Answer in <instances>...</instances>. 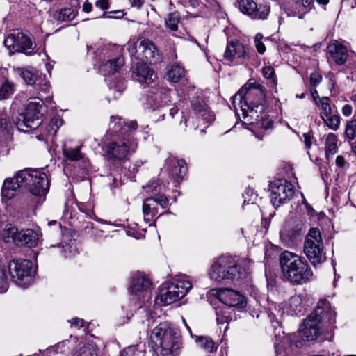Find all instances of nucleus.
Masks as SVG:
<instances>
[{"instance_id": "obj_1", "label": "nucleus", "mask_w": 356, "mask_h": 356, "mask_svg": "<svg viewBox=\"0 0 356 356\" xmlns=\"http://www.w3.org/2000/svg\"><path fill=\"white\" fill-rule=\"evenodd\" d=\"M109 126L113 135L112 140L105 145L106 156L113 162L124 161L136 150L137 143L133 131L136 129L137 123L131 121L128 124L121 118L111 116Z\"/></svg>"}, {"instance_id": "obj_2", "label": "nucleus", "mask_w": 356, "mask_h": 356, "mask_svg": "<svg viewBox=\"0 0 356 356\" xmlns=\"http://www.w3.org/2000/svg\"><path fill=\"white\" fill-rule=\"evenodd\" d=\"M150 341L154 350L161 356H177L182 348L181 337L168 322L154 328Z\"/></svg>"}, {"instance_id": "obj_3", "label": "nucleus", "mask_w": 356, "mask_h": 356, "mask_svg": "<svg viewBox=\"0 0 356 356\" xmlns=\"http://www.w3.org/2000/svg\"><path fill=\"white\" fill-rule=\"evenodd\" d=\"M280 264L283 276L293 284H303L312 279L314 273L308 263L295 253L283 252L280 256Z\"/></svg>"}, {"instance_id": "obj_4", "label": "nucleus", "mask_w": 356, "mask_h": 356, "mask_svg": "<svg viewBox=\"0 0 356 356\" xmlns=\"http://www.w3.org/2000/svg\"><path fill=\"white\" fill-rule=\"evenodd\" d=\"M335 316L336 313L332 310L330 303L327 300H320L314 311L300 325V337L307 341L316 339L321 334L323 322L327 321L332 325L335 322Z\"/></svg>"}, {"instance_id": "obj_5", "label": "nucleus", "mask_w": 356, "mask_h": 356, "mask_svg": "<svg viewBox=\"0 0 356 356\" xmlns=\"http://www.w3.org/2000/svg\"><path fill=\"white\" fill-rule=\"evenodd\" d=\"M241 268L231 256H221L213 263L209 272L211 280L217 283H229L242 277Z\"/></svg>"}, {"instance_id": "obj_6", "label": "nucleus", "mask_w": 356, "mask_h": 356, "mask_svg": "<svg viewBox=\"0 0 356 356\" xmlns=\"http://www.w3.org/2000/svg\"><path fill=\"white\" fill-rule=\"evenodd\" d=\"M192 288V283L185 275H179L171 282L163 284L156 298L157 303L162 305H170L184 297Z\"/></svg>"}, {"instance_id": "obj_7", "label": "nucleus", "mask_w": 356, "mask_h": 356, "mask_svg": "<svg viewBox=\"0 0 356 356\" xmlns=\"http://www.w3.org/2000/svg\"><path fill=\"white\" fill-rule=\"evenodd\" d=\"M20 181L23 182L28 198L31 195L35 197H45L49 190V181L46 173L37 170L19 171Z\"/></svg>"}, {"instance_id": "obj_8", "label": "nucleus", "mask_w": 356, "mask_h": 356, "mask_svg": "<svg viewBox=\"0 0 356 356\" xmlns=\"http://www.w3.org/2000/svg\"><path fill=\"white\" fill-rule=\"evenodd\" d=\"M304 253L313 266L321 264L325 260L323 242L320 230L311 228L305 236Z\"/></svg>"}, {"instance_id": "obj_9", "label": "nucleus", "mask_w": 356, "mask_h": 356, "mask_svg": "<svg viewBox=\"0 0 356 356\" xmlns=\"http://www.w3.org/2000/svg\"><path fill=\"white\" fill-rule=\"evenodd\" d=\"M43 102L40 98L34 97L27 104L25 112L14 120L18 130L27 131L25 129H34L41 124L40 109Z\"/></svg>"}, {"instance_id": "obj_10", "label": "nucleus", "mask_w": 356, "mask_h": 356, "mask_svg": "<svg viewBox=\"0 0 356 356\" xmlns=\"http://www.w3.org/2000/svg\"><path fill=\"white\" fill-rule=\"evenodd\" d=\"M152 283L149 278L142 273H136L133 275L130 286V293L132 301L138 302V308L149 302L152 298Z\"/></svg>"}, {"instance_id": "obj_11", "label": "nucleus", "mask_w": 356, "mask_h": 356, "mask_svg": "<svg viewBox=\"0 0 356 356\" xmlns=\"http://www.w3.org/2000/svg\"><path fill=\"white\" fill-rule=\"evenodd\" d=\"M3 44L10 54L17 52L31 56L35 47L32 38L22 32H14L8 34L4 40Z\"/></svg>"}, {"instance_id": "obj_12", "label": "nucleus", "mask_w": 356, "mask_h": 356, "mask_svg": "<svg viewBox=\"0 0 356 356\" xmlns=\"http://www.w3.org/2000/svg\"><path fill=\"white\" fill-rule=\"evenodd\" d=\"M265 98L264 90L259 84H251L249 88L242 87L232 97V105L236 113H238V105L263 104Z\"/></svg>"}, {"instance_id": "obj_13", "label": "nucleus", "mask_w": 356, "mask_h": 356, "mask_svg": "<svg viewBox=\"0 0 356 356\" xmlns=\"http://www.w3.org/2000/svg\"><path fill=\"white\" fill-rule=\"evenodd\" d=\"M8 271L12 280L19 286L28 284L35 273L31 261L23 259H15L10 261Z\"/></svg>"}, {"instance_id": "obj_14", "label": "nucleus", "mask_w": 356, "mask_h": 356, "mask_svg": "<svg viewBox=\"0 0 356 356\" xmlns=\"http://www.w3.org/2000/svg\"><path fill=\"white\" fill-rule=\"evenodd\" d=\"M270 197L271 200H291L293 198L303 199V194L295 191L293 186L285 179H277L270 185Z\"/></svg>"}, {"instance_id": "obj_15", "label": "nucleus", "mask_w": 356, "mask_h": 356, "mask_svg": "<svg viewBox=\"0 0 356 356\" xmlns=\"http://www.w3.org/2000/svg\"><path fill=\"white\" fill-rule=\"evenodd\" d=\"M238 109L241 111L243 118L247 121V123L264 126L263 122L266 120V114L264 112L265 107L263 104L252 105L243 103V104L238 105ZM271 124L272 122L266 118V127L268 128Z\"/></svg>"}, {"instance_id": "obj_16", "label": "nucleus", "mask_w": 356, "mask_h": 356, "mask_svg": "<svg viewBox=\"0 0 356 356\" xmlns=\"http://www.w3.org/2000/svg\"><path fill=\"white\" fill-rule=\"evenodd\" d=\"M19 171L13 177L6 179L1 188L3 200H10L17 198L18 200L28 199V193L23 190L24 184L20 181Z\"/></svg>"}, {"instance_id": "obj_17", "label": "nucleus", "mask_w": 356, "mask_h": 356, "mask_svg": "<svg viewBox=\"0 0 356 356\" xmlns=\"http://www.w3.org/2000/svg\"><path fill=\"white\" fill-rule=\"evenodd\" d=\"M213 294L221 302L229 307L243 308L247 305L245 296L229 288L213 289Z\"/></svg>"}, {"instance_id": "obj_18", "label": "nucleus", "mask_w": 356, "mask_h": 356, "mask_svg": "<svg viewBox=\"0 0 356 356\" xmlns=\"http://www.w3.org/2000/svg\"><path fill=\"white\" fill-rule=\"evenodd\" d=\"M170 90L163 86L152 88L146 97V108L154 111L165 106L170 101Z\"/></svg>"}, {"instance_id": "obj_19", "label": "nucleus", "mask_w": 356, "mask_h": 356, "mask_svg": "<svg viewBox=\"0 0 356 356\" xmlns=\"http://www.w3.org/2000/svg\"><path fill=\"white\" fill-rule=\"evenodd\" d=\"M238 8L243 14L248 15L253 19H264L269 14L268 6L258 5L253 0H240Z\"/></svg>"}, {"instance_id": "obj_20", "label": "nucleus", "mask_w": 356, "mask_h": 356, "mask_svg": "<svg viewBox=\"0 0 356 356\" xmlns=\"http://www.w3.org/2000/svg\"><path fill=\"white\" fill-rule=\"evenodd\" d=\"M224 58L229 62H241L250 58L248 48L238 40L229 42Z\"/></svg>"}, {"instance_id": "obj_21", "label": "nucleus", "mask_w": 356, "mask_h": 356, "mask_svg": "<svg viewBox=\"0 0 356 356\" xmlns=\"http://www.w3.org/2000/svg\"><path fill=\"white\" fill-rule=\"evenodd\" d=\"M327 60L331 64L343 65L347 61L348 54L346 46L337 40L331 41L327 47Z\"/></svg>"}, {"instance_id": "obj_22", "label": "nucleus", "mask_w": 356, "mask_h": 356, "mask_svg": "<svg viewBox=\"0 0 356 356\" xmlns=\"http://www.w3.org/2000/svg\"><path fill=\"white\" fill-rule=\"evenodd\" d=\"M169 165V172L175 181L179 182L186 175L188 168L186 163L184 159H178L175 157H169L166 160Z\"/></svg>"}, {"instance_id": "obj_23", "label": "nucleus", "mask_w": 356, "mask_h": 356, "mask_svg": "<svg viewBox=\"0 0 356 356\" xmlns=\"http://www.w3.org/2000/svg\"><path fill=\"white\" fill-rule=\"evenodd\" d=\"M156 76L154 71L145 63H137L132 72L134 79L147 85L152 83Z\"/></svg>"}, {"instance_id": "obj_24", "label": "nucleus", "mask_w": 356, "mask_h": 356, "mask_svg": "<svg viewBox=\"0 0 356 356\" xmlns=\"http://www.w3.org/2000/svg\"><path fill=\"white\" fill-rule=\"evenodd\" d=\"M41 234L31 229L22 230L17 234L15 243L18 245H24L33 248L38 245Z\"/></svg>"}, {"instance_id": "obj_25", "label": "nucleus", "mask_w": 356, "mask_h": 356, "mask_svg": "<svg viewBox=\"0 0 356 356\" xmlns=\"http://www.w3.org/2000/svg\"><path fill=\"white\" fill-rule=\"evenodd\" d=\"M286 312L291 316H301L307 310V305L302 295L291 296L286 303Z\"/></svg>"}, {"instance_id": "obj_26", "label": "nucleus", "mask_w": 356, "mask_h": 356, "mask_svg": "<svg viewBox=\"0 0 356 356\" xmlns=\"http://www.w3.org/2000/svg\"><path fill=\"white\" fill-rule=\"evenodd\" d=\"M14 72L28 85H33L38 81V71L32 67H15Z\"/></svg>"}, {"instance_id": "obj_27", "label": "nucleus", "mask_w": 356, "mask_h": 356, "mask_svg": "<svg viewBox=\"0 0 356 356\" xmlns=\"http://www.w3.org/2000/svg\"><path fill=\"white\" fill-rule=\"evenodd\" d=\"M193 111L202 120L207 122H211L214 120L213 114L208 109L207 106L198 99H193L191 102Z\"/></svg>"}, {"instance_id": "obj_28", "label": "nucleus", "mask_w": 356, "mask_h": 356, "mask_svg": "<svg viewBox=\"0 0 356 356\" xmlns=\"http://www.w3.org/2000/svg\"><path fill=\"white\" fill-rule=\"evenodd\" d=\"M138 48L142 51L143 56L147 60H149L151 62L152 60L158 58L159 53L156 47L149 39L144 38L141 40Z\"/></svg>"}, {"instance_id": "obj_29", "label": "nucleus", "mask_w": 356, "mask_h": 356, "mask_svg": "<svg viewBox=\"0 0 356 356\" xmlns=\"http://www.w3.org/2000/svg\"><path fill=\"white\" fill-rule=\"evenodd\" d=\"M314 8V0H299L295 4L293 15L297 16L299 19H302L304 16Z\"/></svg>"}, {"instance_id": "obj_30", "label": "nucleus", "mask_w": 356, "mask_h": 356, "mask_svg": "<svg viewBox=\"0 0 356 356\" xmlns=\"http://www.w3.org/2000/svg\"><path fill=\"white\" fill-rule=\"evenodd\" d=\"M143 191L149 195L145 200H168V198L163 196L161 198H157L156 196L159 195L161 190V185L155 179H152L149 183L143 187Z\"/></svg>"}, {"instance_id": "obj_31", "label": "nucleus", "mask_w": 356, "mask_h": 356, "mask_svg": "<svg viewBox=\"0 0 356 356\" xmlns=\"http://www.w3.org/2000/svg\"><path fill=\"white\" fill-rule=\"evenodd\" d=\"M124 65V59L118 57L115 59L108 60L102 66V71L104 76H109L119 72L120 69Z\"/></svg>"}, {"instance_id": "obj_32", "label": "nucleus", "mask_w": 356, "mask_h": 356, "mask_svg": "<svg viewBox=\"0 0 356 356\" xmlns=\"http://www.w3.org/2000/svg\"><path fill=\"white\" fill-rule=\"evenodd\" d=\"M337 137L334 134L330 133L325 138V149L327 159L337 152Z\"/></svg>"}, {"instance_id": "obj_33", "label": "nucleus", "mask_w": 356, "mask_h": 356, "mask_svg": "<svg viewBox=\"0 0 356 356\" xmlns=\"http://www.w3.org/2000/svg\"><path fill=\"white\" fill-rule=\"evenodd\" d=\"M76 13L72 8H65L54 14V19L58 22H70L74 19Z\"/></svg>"}, {"instance_id": "obj_34", "label": "nucleus", "mask_w": 356, "mask_h": 356, "mask_svg": "<svg viewBox=\"0 0 356 356\" xmlns=\"http://www.w3.org/2000/svg\"><path fill=\"white\" fill-rule=\"evenodd\" d=\"M198 346L207 353H213L217 350L213 341L208 337H196Z\"/></svg>"}, {"instance_id": "obj_35", "label": "nucleus", "mask_w": 356, "mask_h": 356, "mask_svg": "<svg viewBox=\"0 0 356 356\" xmlns=\"http://www.w3.org/2000/svg\"><path fill=\"white\" fill-rule=\"evenodd\" d=\"M50 248H57L58 252L64 257H70L76 252L74 241H70V243L62 244L58 246L51 245Z\"/></svg>"}, {"instance_id": "obj_36", "label": "nucleus", "mask_w": 356, "mask_h": 356, "mask_svg": "<svg viewBox=\"0 0 356 356\" xmlns=\"http://www.w3.org/2000/svg\"><path fill=\"white\" fill-rule=\"evenodd\" d=\"M185 74L184 69L178 64L172 65L171 69L167 73L168 79L172 82L177 83Z\"/></svg>"}, {"instance_id": "obj_37", "label": "nucleus", "mask_w": 356, "mask_h": 356, "mask_svg": "<svg viewBox=\"0 0 356 356\" xmlns=\"http://www.w3.org/2000/svg\"><path fill=\"white\" fill-rule=\"evenodd\" d=\"M316 104L321 107V118H325V117H327V115H329L330 114L334 113L331 108L330 99L329 97H323L320 98L318 102H316Z\"/></svg>"}, {"instance_id": "obj_38", "label": "nucleus", "mask_w": 356, "mask_h": 356, "mask_svg": "<svg viewBox=\"0 0 356 356\" xmlns=\"http://www.w3.org/2000/svg\"><path fill=\"white\" fill-rule=\"evenodd\" d=\"M71 356H97V354L92 346L89 344H79L72 352Z\"/></svg>"}, {"instance_id": "obj_39", "label": "nucleus", "mask_w": 356, "mask_h": 356, "mask_svg": "<svg viewBox=\"0 0 356 356\" xmlns=\"http://www.w3.org/2000/svg\"><path fill=\"white\" fill-rule=\"evenodd\" d=\"M180 22V15L178 12H172L167 16L165 19V25L166 28L172 31H177L178 24Z\"/></svg>"}, {"instance_id": "obj_40", "label": "nucleus", "mask_w": 356, "mask_h": 356, "mask_svg": "<svg viewBox=\"0 0 356 356\" xmlns=\"http://www.w3.org/2000/svg\"><path fill=\"white\" fill-rule=\"evenodd\" d=\"M216 314L218 324H225L232 321L229 309L225 307H218L216 308Z\"/></svg>"}, {"instance_id": "obj_41", "label": "nucleus", "mask_w": 356, "mask_h": 356, "mask_svg": "<svg viewBox=\"0 0 356 356\" xmlns=\"http://www.w3.org/2000/svg\"><path fill=\"white\" fill-rule=\"evenodd\" d=\"M325 124L332 130H337L340 125V117L338 114L332 113L325 118H321Z\"/></svg>"}, {"instance_id": "obj_42", "label": "nucleus", "mask_w": 356, "mask_h": 356, "mask_svg": "<svg viewBox=\"0 0 356 356\" xmlns=\"http://www.w3.org/2000/svg\"><path fill=\"white\" fill-rule=\"evenodd\" d=\"M62 124L63 120L61 118L58 117L53 118L49 125L46 127L47 136H54Z\"/></svg>"}, {"instance_id": "obj_43", "label": "nucleus", "mask_w": 356, "mask_h": 356, "mask_svg": "<svg viewBox=\"0 0 356 356\" xmlns=\"http://www.w3.org/2000/svg\"><path fill=\"white\" fill-rule=\"evenodd\" d=\"M80 147H76L75 148H64L63 149V154L64 156L71 161H79L80 160L83 156L80 152Z\"/></svg>"}, {"instance_id": "obj_44", "label": "nucleus", "mask_w": 356, "mask_h": 356, "mask_svg": "<svg viewBox=\"0 0 356 356\" xmlns=\"http://www.w3.org/2000/svg\"><path fill=\"white\" fill-rule=\"evenodd\" d=\"M345 136L349 140H353L356 137V113L351 120L348 121L346 126Z\"/></svg>"}, {"instance_id": "obj_45", "label": "nucleus", "mask_w": 356, "mask_h": 356, "mask_svg": "<svg viewBox=\"0 0 356 356\" xmlns=\"http://www.w3.org/2000/svg\"><path fill=\"white\" fill-rule=\"evenodd\" d=\"M145 350L140 349V346H130L124 348L120 356H145Z\"/></svg>"}, {"instance_id": "obj_46", "label": "nucleus", "mask_w": 356, "mask_h": 356, "mask_svg": "<svg viewBox=\"0 0 356 356\" xmlns=\"http://www.w3.org/2000/svg\"><path fill=\"white\" fill-rule=\"evenodd\" d=\"M19 232H18V229L16 227L13 226L12 225H8L3 230V237L7 242L9 241L10 238H11L14 243H15Z\"/></svg>"}, {"instance_id": "obj_47", "label": "nucleus", "mask_w": 356, "mask_h": 356, "mask_svg": "<svg viewBox=\"0 0 356 356\" xmlns=\"http://www.w3.org/2000/svg\"><path fill=\"white\" fill-rule=\"evenodd\" d=\"M13 92V85L6 81L0 88V100L8 98Z\"/></svg>"}, {"instance_id": "obj_48", "label": "nucleus", "mask_w": 356, "mask_h": 356, "mask_svg": "<svg viewBox=\"0 0 356 356\" xmlns=\"http://www.w3.org/2000/svg\"><path fill=\"white\" fill-rule=\"evenodd\" d=\"M75 205L81 212L86 213V215L90 218H93V216H95V214L92 211V205H90L88 208L86 205V202H75Z\"/></svg>"}, {"instance_id": "obj_49", "label": "nucleus", "mask_w": 356, "mask_h": 356, "mask_svg": "<svg viewBox=\"0 0 356 356\" xmlns=\"http://www.w3.org/2000/svg\"><path fill=\"white\" fill-rule=\"evenodd\" d=\"M263 35L261 33H257L254 37V44L257 51L260 54H264L266 51V46L262 42Z\"/></svg>"}, {"instance_id": "obj_50", "label": "nucleus", "mask_w": 356, "mask_h": 356, "mask_svg": "<svg viewBox=\"0 0 356 356\" xmlns=\"http://www.w3.org/2000/svg\"><path fill=\"white\" fill-rule=\"evenodd\" d=\"M310 85L313 88H316L322 81V75L318 72H314L310 74Z\"/></svg>"}, {"instance_id": "obj_51", "label": "nucleus", "mask_w": 356, "mask_h": 356, "mask_svg": "<svg viewBox=\"0 0 356 356\" xmlns=\"http://www.w3.org/2000/svg\"><path fill=\"white\" fill-rule=\"evenodd\" d=\"M10 148L11 144L9 141L6 140L0 141V156L7 155Z\"/></svg>"}, {"instance_id": "obj_52", "label": "nucleus", "mask_w": 356, "mask_h": 356, "mask_svg": "<svg viewBox=\"0 0 356 356\" xmlns=\"http://www.w3.org/2000/svg\"><path fill=\"white\" fill-rule=\"evenodd\" d=\"M262 74L263 76L268 79L272 80L274 81V75H275V70L274 68L271 66H265L262 68Z\"/></svg>"}, {"instance_id": "obj_53", "label": "nucleus", "mask_w": 356, "mask_h": 356, "mask_svg": "<svg viewBox=\"0 0 356 356\" xmlns=\"http://www.w3.org/2000/svg\"><path fill=\"white\" fill-rule=\"evenodd\" d=\"M143 212L145 216H149L151 217L154 216L158 213L155 207L152 208L149 204H147L145 202L143 205Z\"/></svg>"}, {"instance_id": "obj_54", "label": "nucleus", "mask_w": 356, "mask_h": 356, "mask_svg": "<svg viewBox=\"0 0 356 356\" xmlns=\"http://www.w3.org/2000/svg\"><path fill=\"white\" fill-rule=\"evenodd\" d=\"M258 197L257 194H255L253 191V189L251 188H247L245 193L243 194V197L246 200H255Z\"/></svg>"}, {"instance_id": "obj_55", "label": "nucleus", "mask_w": 356, "mask_h": 356, "mask_svg": "<svg viewBox=\"0 0 356 356\" xmlns=\"http://www.w3.org/2000/svg\"><path fill=\"white\" fill-rule=\"evenodd\" d=\"M8 121L6 119V116L5 114L1 113H0V130L1 131H4L8 129Z\"/></svg>"}, {"instance_id": "obj_56", "label": "nucleus", "mask_w": 356, "mask_h": 356, "mask_svg": "<svg viewBox=\"0 0 356 356\" xmlns=\"http://www.w3.org/2000/svg\"><path fill=\"white\" fill-rule=\"evenodd\" d=\"M96 7L102 9V10H106L109 8V3L108 0H97L95 2Z\"/></svg>"}, {"instance_id": "obj_57", "label": "nucleus", "mask_w": 356, "mask_h": 356, "mask_svg": "<svg viewBox=\"0 0 356 356\" xmlns=\"http://www.w3.org/2000/svg\"><path fill=\"white\" fill-rule=\"evenodd\" d=\"M71 324L76 327H85V321L83 319L79 318H74L72 319Z\"/></svg>"}, {"instance_id": "obj_58", "label": "nucleus", "mask_w": 356, "mask_h": 356, "mask_svg": "<svg viewBox=\"0 0 356 356\" xmlns=\"http://www.w3.org/2000/svg\"><path fill=\"white\" fill-rule=\"evenodd\" d=\"M6 269L1 266V258H0V280L3 284H6Z\"/></svg>"}, {"instance_id": "obj_59", "label": "nucleus", "mask_w": 356, "mask_h": 356, "mask_svg": "<svg viewBox=\"0 0 356 356\" xmlns=\"http://www.w3.org/2000/svg\"><path fill=\"white\" fill-rule=\"evenodd\" d=\"M38 85L40 86V89L44 92H47L49 90L50 86L49 82L45 79L41 81V82H38Z\"/></svg>"}, {"instance_id": "obj_60", "label": "nucleus", "mask_w": 356, "mask_h": 356, "mask_svg": "<svg viewBox=\"0 0 356 356\" xmlns=\"http://www.w3.org/2000/svg\"><path fill=\"white\" fill-rule=\"evenodd\" d=\"M342 113L348 117L352 114V106L350 104H346L342 108Z\"/></svg>"}, {"instance_id": "obj_61", "label": "nucleus", "mask_w": 356, "mask_h": 356, "mask_svg": "<svg viewBox=\"0 0 356 356\" xmlns=\"http://www.w3.org/2000/svg\"><path fill=\"white\" fill-rule=\"evenodd\" d=\"M335 163L338 167H339V168L343 167L344 164H345L344 157L341 155L337 156L336 158Z\"/></svg>"}, {"instance_id": "obj_62", "label": "nucleus", "mask_w": 356, "mask_h": 356, "mask_svg": "<svg viewBox=\"0 0 356 356\" xmlns=\"http://www.w3.org/2000/svg\"><path fill=\"white\" fill-rule=\"evenodd\" d=\"M305 144L307 149H309L312 145V141L309 134H303Z\"/></svg>"}, {"instance_id": "obj_63", "label": "nucleus", "mask_w": 356, "mask_h": 356, "mask_svg": "<svg viewBox=\"0 0 356 356\" xmlns=\"http://www.w3.org/2000/svg\"><path fill=\"white\" fill-rule=\"evenodd\" d=\"M92 5L91 3L85 2L83 5V10L86 13H90L92 11Z\"/></svg>"}, {"instance_id": "obj_64", "label": "nucleus", "mask_w": 356, "mask_h": 356, "mask_svg": "<svg viewBox=\"0 0 356 356\" xmlns=\"http://www.w3.org/2000/svg\"><path fill=\"white\" fill-rule=\"evenodd\" d=\"M131 6L134 7H136L137 8H140L143 4V0H130Z\"/></svg>"}]
</instances>
